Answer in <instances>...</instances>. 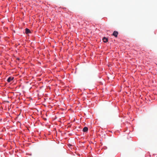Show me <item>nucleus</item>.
I'll return each mask as SVG.
<instances>
[{
  "instance_id": "423d86ee",
  "label": "nucleus",
  "mask_w": 157,
  "mask_h": 157,
  "mask_svg": "<svg viewBox=\"0 0 157 157\" xmlns=\"http://www.w3.org/2000/svg\"><path fill=\"white\" fill-rule=\"evenodd\" d=\"M2 120V119H0V121H1Z\"/></svg>"
},
{
  "instance_id": "f257e3e1",
  "label": "nucleus",
  "mask_w": 157,
  "mask_h": 157,
  "mask_svg": "<svg viewBox=\"0 0 157 157\" xmlns=\"http://www.w3.org/2000/svg\"><path fill=\"white\" fill-rule=\"evenodd\" d=\"M118 32L117 31H114L113 34V35L115 37H117L118 34Z\"/></svg>"
},
{
  "instance_id": "20e7f679",
  "label": "nucleus",
  "mask_w": 157,
  "mask_h": 157,
  "mask_svg": "<svg viewBox=\"0 0 157 157\" xmlns=\"http://www.w3.org/2000/svg\"><path fill=\"white\" fill-rule=\"evenodd\" d=\"M88 131V128L87 127H84L83 129V131L84 132H86Z\"/></svg>"
},
{
  "instance_id": "39448f33",
  "label": "nucleus",
  "mask_w": 157,
  "mask_h": 157,
  "mask_svg": "<svg viewBox=\"0 0 157 157\" xmlns=\"http://www.w3.org/2000/svg\"><path fill=\"white\" fill-rule=\"evenodd\" d=\"M103 42L105 43H106L108 42V39L106 38L105 37H104L103 38Z\"/></svg>"
},
{
  "instance_id": "7ed1b4c3",
  "label": "nucleus",
  "mask_w": 157,
  "mask_h": 157,
  "mask_svg": "<svg viewBox=\"0 0 157 157\" xmlns=\"http://www.w3.org/2000/svg\"><path fill=\"white\" fill-rule=\"evenodd\" d=\"M25 33L26 34L31 33L30 31L29 30V29L28 28H26L25 29Z\"/></svg>"
},
{
  "instance_id": "f03ea898",
  "label": "nucleus",
  "mask_w": 157,
  "mask_h": 157,
  "mask_svg": "<svg viewBox=\"0 0 157 157\" xmlns=\"http://www.w3.org/2000/svg\"><path fill=\"white\" fill-rule=\"evenodd\" d=\"M13 79V77H9L7 79V81L8 82H10Z\"/></svg>"
}]
</instances>
